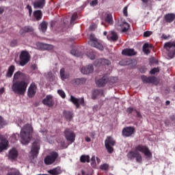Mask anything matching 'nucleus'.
<instances>
[{
	"instance_id": "nucleus-1",
	"label": "nucleus",
	"mask_w": 175,
	"mask_h": 175,
	"mask_svg": "<svg viewBox=\"0 0 175 175\" xmlns=\"http://www.w3.org/2000/svg\"><path fill=\"white\" fill-rule=\"evenodd\" d=\"M139 152L144 154L148 159H151L152 158V154L149 148L147 146L139 144L135 146V150L130 151L127 153V159L130 161H133L135 159V161H137V163H142L143 159Z\"/></svg>"
},
{
	"instance_id": "nucleus-2",
	"label": "nucleus",
	"mask_w": 175,
	"mask_h": 175,
	"mask_svg": "<svg viewBox=\"0 0 175 175\" xmlns=\"http://www.w3.org/2000/svg\"><path fill=\"white\" fill-rule=\"evenodd\" d=\"M33 133V128L30 124H26L21 131V144L23 145H27L31 139Z\"/></svg>"
},
{
	"instance_id": "nucleus-3",
	"label": "nucleus",
	"mask_w": 175,
	"mask_h": 175,
	"mask_svg": "<svg viewBox=\"0 0 175 175\" xmlns=\"http://www.w3.org/2000/svg\"><path fill=\"white\" fill-rule=\"evenodd\" d=\"M28 83L25 81H18L13 82L12 90L14 94L24 95L26 92Z\"/></svg>"
},
{
	"instance_id": "nucleus-4",
	"label": "nucleus",
	"mask_w": 175,
	"mask_h": 175,
	"mask_svg": "<svg viewBox=\"0 0 175 175\" xmlns=\"http://www.w3.org/2000/svg\"><path fill=\"white\" fill-rule=\"evenodd\" d=\"M163 49L167 51V56L170 59L175 57V41L165 42Z\"/></svg>"
},
{
	"instance_id": "nucleus-5",
	"label": "nucleus",
	"mask_w": 175,
	"mask_h": 175,
	"mask_svg": "<svg viewBox=\"0 0 175 175\" xmlns=\"http://www.w3.org/2000/svg\"><path fill=\"white\" fill-rule=\"evenodd\" d=\"M116 142L111 136H107L105 139V144L107 152L109 154H112L114 152L113 147L116 146Z\"/></svg>"
},
{
	"instance_id": "nucleus-6",
	"label": "nucleus",
	"mask_w": 175,
	"mask_h": 175,
	"mask_svg": "<svg viewBox=\"0 0 175 175\" xmlns=\"http://www.w3.org/2000/svg\"><path fill=\"white\" fill-rule=\"evenodd\" d=\"M59 157V154L56 151H53L47 155L44 161L46 165H53Z\"/></svg>"
},
{
	"instance_id": "nucleus-7",
	"label": "nucleus",
	"mask_w": 175,
	"mask_h": 175,
	"mask_svg": "<svg viewBox=\"0 0 175 175\" xmlns=\"http://www.w3.org/2000/svg\"><path fill=\"white\" fill-rule=\"evenodd\" d=\"M88 44L90 45H91L92 46L95 47L100 51L104 50L103 45L101 43L98 42V39L95 37L94 34L90 35V40H89Z\"/></svg>"
},
{
	"instance_id": "nucleus-8",
	"label": "nucleus",
	"mask_w": 175,
	"mask_h": 175,
	"mask_svg": "<svg viewBox=\"0 0 175 175\" xmlns=\"http://www.w3.org/2000/svg\"><path fill=\"white\" fill-rule=\"evenodd\" d=\"M64 136L67 142H70V144H72L75 142L76 134L70 129H66L64 132Z\"/></svg>"
},
{
	"instance_id": "nucleus-9",
	"label": "nucleus",
	"mask_w": 175,
	"mask_h": 175,
	"mask_svg": "<svg viewBox=\"0 0 175 175\" xmlns=\"http://www.w3.org/2000/svg\"><path fill=\"white\" fill-rule=\"evenodd\" d=\"M19 58H20V61H19L20 65L21 66H24L29 62L31 57L29 53L27 51H23L21 52Z\"/></svg>"
},
{
	"instance_id": "nucleus-10",
	"label": "nucleus",
	"mask_w": 175,
	"mask_h": 175,
	"mask_svg": "<svg viewBox=\"0 0 175 175\" xmlns=\"http://www.w3.org/2000/svg\"><path fill=\"white\" fill-rule=\"evenodd\" d=\"M70 102L74 104L75 106H76L77 109H80V106H85V100L84 98L82 97L81 98H77L76 97L71 95Z\"/></svg>"
},
{
	"instance_id": "nucleus-11",
	"label": "nucleus",
	"mask_w": 175,
	"mask_h": 175,
	"mask_svg": "<svg viewBox=\"0 0 175 175\" xmlns=\"http://www.w3.org/2000/svg\"><path fill=\"white\" fill-rule=\"evenodd\" d=\"M135 129L134 126H126L122 131V135L125 137H131L133 135H135Z\"/></svg>"
},
{
	"instance_id": "nucleus-12",
	"label": "nucleus",
	"mask_w": 175,
	"mask_h": 175,
	"mask_svg": "<svg viewBox=\"0 0 175 175\" xmlns=\"http://www.w3.org/2000/svg\"><path fill=\"white\" fill-rule=\"evenodd\" d=\"M40 148V143L38 141H35L33 144L32 148H31V154L33 159L37 158L39 151Z\"/></svg>"
},
{
	"instance_id": "nucleus-13",
	"label": "nucleus",
	"mask_w": 175,
	"mask_h": 175,
	"mask_svg": "<svg viewBox=\"0 0 175 175\" xmlns=\"http://www.w3.org/2000/svg\"><path fill=\"white\" fill-rule=\"evenodd\" d=\"M111 64V62L109 59L103 58L98 59L94 61V66H109Z\"/></svg>"
},
{
	"instance_id": "nucleus-14",
	"label": "nucleus",
	"mask_w": 175,
	"mask_h": 175,
	"mask_svg": "<svg viewBox=\"0 0 175 175\" xmlns=\"http://www.w3.org/2000/svg\"><path fill=\"white\" fill-rule=\"evenodd\" d=\"M108 81L109 78L107 75H104L101 79H98V80L96 81V84L97 85V87H105Z\"/></svg>"
},
{
	"instance_id": "nucleus-15",
	"label": "nucleus",
	"mask_w": 175,
	"mask_h": 175,
	"mask_svg": "<svg viewBox=\"0 0 175 175\" xmlns=\"http://www.w3.org/2000/svg\"><path fill=\"white\" fill-rule=\"evenodd\" d=\"M37 86L35 83H31L28 89L29 98H33L36 94Z\"/></svg>"
},
{
	"instance_id": "nucleus-16",
	"label": "nucleus",
	"mask_w": 175,
	"mask_h": 175,
	"mask_svg": "<svg viewBox=\"0 0 175 175\" xmlns=\"http://www.w3.org/2000/svg\"><path fill=\"white\" fill-rule=\"evenodd\" d=\"M42 103L46 106H49V107H52L54 105L53 96L51 95H47L46 97L43 99Z\"/></svg>"
},
{
	"instance_id": "nucleus-17",
	"label": "nucleus",
	"mask_w": 175,
	"mask_h": 175,
	"mask_svg": "<svg viewBox=\"0 0 175 175\" xmlns=\"http://www.w3.org/2000/svg\"><path fill=\"white\" fill-rule=\"evenodd\" d=\"M93 71H94V67L92 64L88 65L87 66H84L81 69V72L84 75H88L90 73L93 72Z\"/></svg>"
},
{
	"instance_id": "nucleus-18",
	"label": "nucleus",
	"mask_w": 175,
	"mask_h": 175,
	"mask_svg": "<svg viewBox=\"0 0 175 175\" xmlns=\"http://www.w3.org/2000/svg\"><path fill=\"white\" fill-rule=\"evenodd\" d=\"M165 23H172L175 20L174 13H167L164 16Z\"/></svg>"
},
{
	"instance_id": "nucleus-19",
	"label": "nucleus",
	"mask_w": 175,
	"mask_h": 175,
	"mask_svg": "<svg viewBox=\"0 0 175 175\" xmlns=\"http://www.w3.org/2000/svg\"><path fill=\"white\" fill-rule=\"evenodd\" d=\"M137 54L134 49H125L122 51V55L126 56H133Z\"/></svg>"
},
{
	"instance_id": "nucleus-20",
	"label": "nucleus",
	"mask_w": 175,
	"mask_h": 175,
	"mask_svg": "<svg viewBox=\"0 0 175 175\" xmlns=\"http://www.w3.org/2000/svg\"><path fill=\"white\" fill-rule=\"evenodd\" d=\"M46 4V0H37L33 3V8L35 9H42Z\"/></svg>"
},
{
	"instance_id": "nucleus-21",
	"label": "nucleus",
	"mask_w": 175,
	"mask_h": 175,
	"mask_svg": "<svg viewBox=\"0 0 175 175\" xmlns=\"http://www.w3.org/2000/svg\"><path fill=\"white\" fill-rule=\"evenodd\" d=\"M26 77V75L25 73L21 72V71H17L15 72L14 77H13V82H16L19 81H18V79H25Z\"/></svg>"
},
{
	"instance_id": "nucleus-22",
	"label": "nucleus",
	"mask_w": 175,
	"mask_h": 175,
	"mask_svg": "<svg viewBox=\"0 0 175 175\" xmlns=\"http://www.w3.org/2000/svg\"><path fill=\"white\" fill-rule=\"evenodd\" d=\"M104 95V93L103 90H94L92 92V98L93 100H95V99H97L98 96H103Z\"/></svg>"
},
{
	"instance_id": "nucleus-23",
	"label": "nucleus",
	"mask_w": 175,
	"mask_h": 175,
	"mask_svg": "<svg viewBox=\"0 0 175 175\" xmlns=\"http://www.w3.org/2000/svg\"><path fill=\"white\" fill-rule=\"evenodd\" d=\"M18 152L16 148H12L9 152V159L11 160H15L17 159Z\"/></svg>"
},
{
	"instance_id": "nucleus-24",
	"label": "nucleus",
	"mask_w": 175,
	"mask_h": 175,
	"mask_svg": "<svg viewBox=\"0 0 175 175\" xmlns=\"http://www.w3.org/2000/svg\"><path fill=\"white\" fill-rule=\"evenodd\" d=\"M64 117H65L66 120L68 121L69 122L72 120L73 118V112L70 111L64 110L63 112Z\"/></svg>"
},
{
	"instance_id": "nucleus-25",
	"label": "nucleus",
	"mask_w": 175,
	"mask_h": 175,
	"mask_svg": "<svg viewBox=\"0 0 175 175\" xmlns=\"http://www.w3.org/2000/svg\"><path fill=\"white\" fill-rule=\"evenodd\" d=\"M34 31L33 28L31 26H25L22 27L20 30V33L24 35L25 33L33 32Z\"/></svg>"
},
{
	"instance_id": "nucleus-26",
	"label": "nucleus",
	"mask_w": 175,
	"mask_h": 175,
	"mask_svg": "<svg viewBox=\"0 0 175 175\" xmlns=\"http://www.w3.org/2000/svg\"><path fill=\"white\" fill-rule=\"evenodd\" d=\"M62 171L60 167H59V166L55 168L49 170V173L51 175H59L62 174Z\"/></svg>"
},
{
	"instance_id": "nucleus-27",
	"label": "nucleus",
	"mask_w": 175,
	"mask_h": 175,
	"mask_svg": "<svg viewBox=\"0 0 175 175\" xmlns=\"http://www.w3.org/2000/svg\"><path fill=\"white\" fill-rule=\"evenodd\" d=\"M74 81L76 85H83V84H85L87 79L84 77L77 78L74 79Z\"/></svg>"
},
{
	"instance_id": "nucleus-28",
	"label": "nucleus",
	"mask_w": 175,
	"mask_h": 175,
	"mask_svg": "<svg viewBox=\"0 0 175 175\" xmlns=\"http://www.w3.org/2000/svg\"><path fill=\"white\" fill-rule=\"evenodd\" d=\"M15 69H16L15 66L11 65L8 69V72L6 73V77L8 78H11L14 74Z\"/></svg>"
},
{
	"instance_id": "nucleus-29",
	"label": "nucleus",
	"mask_w": 175,
	"mask_h": 175,
	"mask_svg": "<svg viewBox=\"0 0 175 175\" xmlns=\"http://www.w3.org/2000/svg\"><path fill=\"white\" fill-rule=\"evenodd\" d=\"M157 83V79L156 77H148L146 84H156Z\"/></svg>"
},
{
	"instance_id": "nucleus-30",
	"label": "nucleus",
	"mask_w": 175,
	"mask_h": 175,
	"mask_svg": "<svg viewBox=\"0 0 175 175\" xmlns=\"http://www.w3.org/2000/svg\"><path fill=\"white\" fill-rule=\"evenodd\" d=\"M80 161L82 163H89L90 162V157L89 155L83 154L81 157Z\"/></svg>"
},
{
	"instance_id": "nucleus-31",
	"label": "nucleus",
	"mask_w": 175,
	"mask_h": 175,
	"mask_svg": "<svg viewBox=\"0 0 175 175\" xmlns=\"http://www.w3.org/2000/svg\"><path fill=\"white\" fill-rule=\"evenodd\" d=\"M120 26L122 27V32H127L131 27L130 25L126 22L120 24Z\"/></svg>"
},
{
	"instance_id": "nucleus-32",
	"label": "nucleus",
	"mask_w": 175,
	"mask_h": 175,
	"mask_svg": "<svg viewBox=\"0 0 175 175\" xmlns=\"http://www.w3.org/2000/svg\"><path fill=\"white\" fill-rule=\"evenodd\" d=\"M142 51L146 55H148L150 53V50L149 49V44L148 43L144 44V46H142Z\"/></svg>"
},
{
	"instance_id": "nucleus-33",
	"label": "nucleus",
	"mask_w": 175,
	"mask_h": 175,
	"mask_svg": "<svg viewBox=\"0 0 175 175\" xmlns=\"http://www.w3.org/2000/svg\"><path fill=\"white\" fill-rule=\"evenodd\" d=\"M71 54L76 56V57H82L83 55V53L77 49H72Z\"/></svg>"
},
{
	"instance_id": "nucleus-34",
	"label": "nucleus",
	"mask_w": 175,
	"mask_h": 175,
	"mask_svg": "<svg viewBox=\"0 0 175 175\" xmlns=\"http://www.w3.org/2000/svg\"><path fill=\"white\" fill-rule=\"evenodd\" d=\"M8 146V142H0V152H1L4 150H7Z\"/></svg>"
},
{
	"instance_id": "nucleus-35",
	"label": "nucleus",
	"mask_w": 175,
	"mask_h": 175,
	"mask_svg": "<svg viewBox=\"0 0 175 175\" xmlns=\"http://www.w3.org/2000/svg\"><path fill=\"white\" fill-rule=\"evenodd\" d=\"M105 22H107L109 25H113V16L111 14H107V16H105Z\"/></svg>"
},
{
	"instance_id": "nucleus-36",
	"label": "nucleus",
	"mask_w": 175,
	"mask_h": 175,
	"mask_svg": "<svg viewBox=\"0 0 175 175\" xmlns=\"http://www.w3.org/2000/svg\"><path fill=\"white\" fill-rule=\"evenodd\" d=\"M33 15L35 16V18L39 21L42 18V13L41 10H36L33 12Z\"/></svg>"
},
{
	"instance_id": "nucleus-37",
	"label": "nucleus",
	"mask_w": 175,
	"mask_h": 175,
	"mask_svg": "<svg viewBox=\"0 0 175 175\" xmlns=\"http://www.w3.org/2000/svg\"><path fill=\"white\" fill-rule=\"evenodd\" d=\"M60 76L62 80H64L68 78V75L66 74L65 68H63L61 69Z\"/></svg>"
},
{
	"instance_id": "nucleus-38",
	"label": "nucleus",
	"mask_w": 175,
	"mask_h": 175,
	"mask_svg": "<svg viewBox=\"0 0 175 175\" xmlns=\"http://www.w3.org/2000/svg\"><path fill=\"white\" fill-rule=\"evenodd\" d=\"M48 27V23L46 21H43L41 24H40V29L41 31L44 33Z\"/></svg>"
},
{
	"instance_id": "nucleus-39",
	"label": "nucleus",
	"mask_w": 175,
	"mask_h": 175,
	"mask_svg": "<svg viewBox=\"0 0 175 175\" xmlns=\"http://www.w3.org/2000/svg\"><path fill=\"white\" fill-rule=\"evenodd\" d=\"M41 46L43 49H44L45 50H48V51L52 50L53 49V46L51 45V44H47L42 43L41 44Z\"/></svg>"
},
{
	"instance_id": "nucleus-40",
	"label": "nucleus",
	"mask_w": 175,
	"mask_h": 175,
	"mask_svg": "<svg viewBox=\"0 0 175 175\" xmlns=\"http://www.w3.org/2000/svg\"><path fill=\"white\" fill-rule=\"evenodd\" d=\"M118 81V78L116 77H111L110 79H108V81L109 82V84L112 85V84H116V83Z\"/></svg>"
},
{
	"instance_id": "nucleus-41",
	"label": "nucleus",
	"mask_w": 175,
	"mask_h": 175,
	"mask_svg": "<svg viewBox=\"0 0 175 175\" xmlns=\"http://www.w3.org/2000/svg\"><path fill=\"white\" fill-rule=\"evenodd\" d=\"M112 36H111V40L113 41V42H116L118 40V36L117 34V33L112 31Z\"/></svg>"
},
{
	"instance_id": "nucleus-42",
	"label": "nucleus",
	"mask_w": 175,
	"mask_h": 175,
	"mask_svg": "<svg viewBox=\"0 0 175 175\" xmlns=\"http://www.w3.org/2000/svg\"><path fill=\"white\" fill-rule=\"evenodd\" d=\"M109 168V165L107 163H104L101 165H100V170L103 171H107Z\"/></svg>"
},
{
	"instance_id": "nucleus-43",
	"label": "nucleus",
	"mask_w": 175,
	"mask_h": 175,
	"mask_svg": "<svg viewBox=\"0 0 175 175\" xmlns=\"http://www.w3.org/2000/svg\"><path fill=\"white\" fill-rule=\"evenodd\" d=\"M78 18V14L75 13L72 16L71 21H70V24L74 25L75 21Z\"/></svg>"
},
{
	"instance_id": "nucleus-44",
	"label": "nucleus",
	"mask_w": 175,
	"mask_h": 175,
	"mask_svg": "<svg viewBox=\"0 0 175 175\" xmlns=\"http://www.w3.org/2000/svg\"><path fill=\"white\" fill-rule=\"evenodd\" d=\"M7 175H21L20 172L17 170H13L8 172Z\"/></svg>"
},
{
	"instance_id": "nucleus-45",
	"label": "nucleus",
	"mask_w": 175,
	"mask_h": 175,
	"mask_svg": "<svg viewBox=\"0 0 175 175\" xmlns=\"http://www.w3.org/2000/svg\"><path fill=\"white\" fill-rule=\"evenodd\" d=\"M159 71L160 70H159V69L158 68H154L150 70L149 73L150 75H154L155 73L159 72Z\"/></svg>"
},
{
	"instance_id": "nucleus-46",
	"label": "nucleus",
	"mask_w": 175,
	"mask_h": 175,
	"mask_svg": "<svg viewBox=\"0 0 175 175\" xmlns=\"http://www.w3.org/2000/svg\"><path fill=\"white\" fill-rule=\"evenodd\" d=\"M88 57H90L92 60H94L95 59V54L94 52H90L88 53Z\"/></svg>"
},
{
	"instance_id": "nucleus-47",
	"label": "nucleus",
	"mask_w": 175,
	"mask_h": 175,
	"mask_svg": "<svg viewBox=\"0 0 175 175\" xmlns=\"http://www.w3.org/2000/svg\"><path fill=\"white\" fill-rule=\"evenodd\" d=\"M57 92H58L59 95H60V96H62V98H63V99H65L66 94L62 90H59L57 91Z\"/></svg>"
},
{
	"instance_id": "nucleus-48",
	"label": "nucleus",
	"mask_w": 175,
	"mask_h": 175,
	"mask_svg": "<svg viewBox=\"0 0 175 175\" xmlns=\"http://www.w3.org/2000/svg\"><path fill=\"white\" fill-rule=\"evenodd\" d=\"M3 125H5V122L4 121L3 118L0 116V129L3 128Z\"/></svg>"
},
{
	"instance_id": "nucleus-49",
	"label": "nucleus",
	"mask_w": 175,
	"mask_h": 175,
	"mask_svg": "<svg viewBox=\"0 0 175 175\" xmlns=\"http://www.w3.org/2000/svg\"><path fill=\"white\" fill-rule=\"evenodd\" d=\"M136 109H135L133 107H129L127 108V110H126V111H127V113H129V114H132V113H133V111H135Z\"/></svg>"
},
{
	"instance_id": "nucleus-50",
	"label": "nucleus",
	"mask_w": 175,
	"mask_h": 175,
	"mask_svg": "<svg viewBox=\"0 0 175 175\" xmlns=\"http://www.w3.org/2000/svg\"><path fill=\"white\" fill-rule=\"evenodd\" d=\"M148 78V77H147L146 75L141 76V79H142V82H144V84L146 83Z\"/></svg>"
},
{
	"instance_id": "nucleus-51",
	"label": "nucleus",
	"mask_w": 175,
	"mask_h": 175,
	"mask_svg": "<svg viewBox=\"0 0 175 175\" xmlns=\"http://www.w3.org/2000/svg\"><path fill=\"white\" fill-rule=\"evenodd\" d=\"M148 68L145 66H142L139 68V72H142V73H145L146 72H147Z\"/></svg>"
},
{
	"instance_id": "nucleus-52",
	"label": "nucleus",
	"mask_w": 175,
	"mask_h": 175,
	"mask_svg": "<svg viewBox=\"0 0 175 175\" xmlns=\"http://www.w3.org/2000/svg\"><path fill=\"white\" fill-rule=\"evenodd\" d=\"M60 145H61V147H62L63 148H68V146H66V142H65L64 140H62L60 142Z\"/></svg>"
},
{
	"instance_id": "nucleus-53",
	"label": "nucleus",
	"mask_w": 175,
	"mask_h": 175,
	"mask_svg": "<svg viewBox=\"0 0 175 175\" xmlns=\"http://www.w3.org/2000/svg\"><path fill=\"white\" fill-rule=\"evenodd\" d=\"M0 141L1 142H8L4 136L0 134Z\"/></svg>"
},
{
	"instance_id": "nucleus-54",
	"label": "nucleus",
	"mask_w": 175,
	"mask_h": 175,
	"mask_svg": "<svg viewBox=\"0 0 175 175\" xmlns=\"http://www.w3.org/2000/svg\"><path fill=\"white\" fill-rule=\"evenodd\" d=\"M123 14H124L125 16H128V8L127 7H124V8H123Z\"/></svg>"
},
{
	"instance_id": "nucleus-55",
	"label": "nucleus",
	"mask_w": 175,
	"mask_h": 175,
	"mask_svg": "<svg viewBox=\"0 0 175 175\" xmlns=\"http://www.w3.org/2000/svg\"><path fill=\"white\" fill-rule=\"evenodd\" d=\"M151 34L152 33H151L150 31H145V32H144V36L146 37V38L150 36Z\"/></svg>"
},
{
	"instance_id": "nucleus-56",
	"label": "nucleus",
	"mask_w": 175,
	"mask_h": 175,
	"mask_svg": "<svg viewBox=\"0 0 175 175\" xmlns=\"http://www.w3.org/2000/svg\"><path fill=\"white\" fill-rule=\"evenodd\" d=\"M26 8L29 10V15L31 16V14H32V8H31V6L29 5H27Z\"/></svg>"
},
{
	"instance_id": "nucleus-57",
	"label": "nucleus",
	"mask_w": 175,
	"mask_h": 175,
	"mask_svg": "<svg viewBox=\"0 0 175 175\" xmlns=\"http://www.w3.org/2000/svg\"><path fill=\"white\" fill-rule=\"evenodd\" d=\"M92 6H95L98 4V0H93L91 3H90Z\"/></svg>"
},
{
	"instance_id": "nucleus-58",
	"label": "nucleus",
	"mask_w": 175,
	"mask_h": 175,
	"mask_svg": "<svg viewBox=\"0 0 175 175\" xmlns=\"http://www.w3.org/2000/svg\"><path fill=\"white\" fill-rule=\"evenodd\" d=\"M17 43H18L17 40H14L12 41L11 46H15L17 44Z\"/></svg>"
},
{
	"instance_id": "nucleus-59",
	"label": "nucleus",
	"mask_w": 175,
	"mask_h": 175,
	"mask_svg": "<svg viewBox=\"0 0 175 175\" xmlns=\"http://www.w3.org/2000/svg\"><path fill=\"white\" fill-rule=\"evenodd\" d=\"M135 113H137V117L138 118H142V116L141 115L140 112L135 109Z\"/></svg>"
},
{
	"instance_id": "nucleus-60",
	"label": "nucleus",
	"mask_w": 175,
	"mask_h": 175,
	"mask_svg": "<svg viewBox=\"0 0 175 175\" xmlns=\"http://www.w3.org/2000/svg\"><path fill=\"white\" fill-rule=\"evenodd\" d=\"M31 69L32 70H36L37 68H38V67H37V65H36V64H33V65H31Z\"/></svg>"
},
{
	"instance_id": "nucleus-61",
	"label": "nucleus",
	"mask_w": 175,
	"mask_h": 175,
	"mask_svg": "<svg viewBox=\"0 0 175 175\" xmlns=\"http://www.w3.org/2000/svg\"><path fill=\"white\" fill-rule=\"evenodd\" d=\"M161 38L164 40H167L168 38V36L164 33L162 34Z\"/></svg>"
},
{
	"instance_id": "nucleus-62",
	"label": "nucleus",
	"mask_w": 175,
	"mask_h": 175,
	"mask_svg": "<svg viewBox=\"0 0 175 175\" xmlns=\"http://www.w3.org/2000/svg\"><path fill=\"white\" fill-rule=\"evenodd\" d=\"M5 11L4 8L0 7V14H2Z\"/></svg>"
},
{
	"instance_id": "nucleus-63",
	"label": "nucleus",
	"mask_w": 175,
	"mask_h": 175,
	"mask_svg": "<svg viewBox=\"0 0 175 175\" xmlns=\"http://www.w3.org/2000/svg\"><path fill=\"white\" fill-rule=\"evenodd\" d=\"M85 141H86V142H88V143L91 142V139H90V137H85Z\"/></svg>"
},
{
	"instance_id": "nucleus-64",
	"label": "nucleus",
	"mask_w": 175,
	"mask_h": 175,
	"mask_svg": "<svg viewBox=\"0 0 175 175\" xmlns=\"http://www.w3.org/2000/svg\"><path fill=\"white\" fill-rule=\"evenodd\" d=\"M4 91H5V88H1L0 89V94H3Z\"/></svg>"
}]
</instances>
